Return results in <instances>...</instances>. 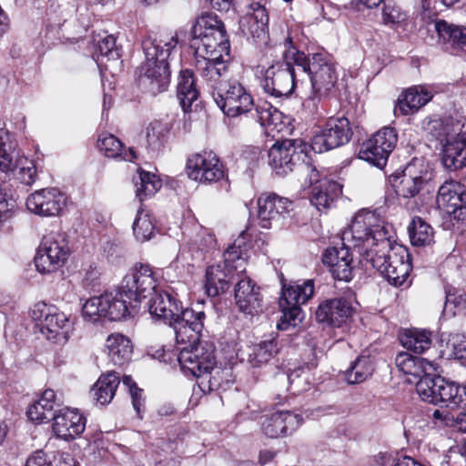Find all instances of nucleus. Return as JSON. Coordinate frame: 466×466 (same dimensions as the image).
I'll use <instances>...</instances> for the list:
<instances>
[{
	"instance_id": "nucleus-25",
	"label": "nucleus",
	"mask_w": 466,
	"mask_h": 466,
	"mask_svg": "<svg viewBox=\"0 0 466 466\" xmlns=\"http://www.w3.org/2000/svg\"><path fill=\"white\" fill-rule=\"evenodd\" d=\"M353 247L343 245L341 248H327L322 262L329 268L334 279L349 282L352 279V256L350 249Z\"/></svg>"
},
{
	"instance_id": "nucleus-46",
	"label": "nucleus",
	"mask_w": 466,
	"mask_h": 466,
	"mask_svg": "<svg viewBox=\"0 0 466 466\" xmlns=\"http://www.w3.org/2000/svg\"><path fill=\"white\" fill-rule=\"evenodd\" d=\"M400 342L408 350L421 354L431 348V332L427 330L410 329L401 336Z\"/></svg>"
},
{
	"instance_id": "nucleus-54",
	"label": "nucleus",
	"mask_w": 466,
	"mask_h": 466,
	"mask_svg": "<svg viewBox=\"0 0 466 466\" xmlns=\"http://www.w3.org/2000/svg\"><path fill=\"white\" fill-rule=\"evenodd\" d=\"M107 303L106 300H104V294L98 297H93L83 305V315L90 318L94 321L101 317L106 318L105 306H107Z\"/></svg>"
},
{
	"instance_id": "nucleus-32",
	"label": "nucleus",
	"mask_w": 466,
	"mask_h": 466,
	"mask_svg": "<svg viewBox=\"0 0 466 466\" xmlns=\"http://www.w3.org/2000/svg\"><path fill=\"white\" fill-rule=\"evenodd\" d=\"M252 116L266 129L268 135L273 137L288 129L283 114L267 101L260 102L256 106Z\"/></svg>"
},
{
	"instance_id": "nucleus-22",
	"label": "nucleus",
	"mask_w": 466,
	"mask_h": 466,
	"mask_svg": "<svg viewBox=\"0 0 466 466\" xmlns=\"http://www.w3.org/2000/svg\"><path fill=\"white\" fill-rule=\"evenodd\" d=\"M236 305L245 314H254L262 308V296L260 289L246 275V272L238 277L234 289Z\"/></svg>"
},
{
	"instance_id": "nucleus-8",
	"label": "nucleus",
	"mask_w": 466,
	"mask_h": 466,
	"mask_svg": "<svg viewBox=\"0 0 466 466\" xmlns=\"http://www.w3.org/2000/svg\"><path fill=\"white\" fill-rule=\"evenodd\" d=\"M292 49L285 51L284 61L275 62L262 68L260 85L273 97H287L293 92L298 81L296 65L292 59Z\"/></svg>"
},
{
	"instance_id": "nucleus-33",
	"label": "nucleus",
	"mask_w": 466,
	"mask_h": 466,
	"mask_svg": "<svg viewBox=\"0 0 466 466\" xmlns=\"http://www.w3.org/2000/svg\"><path fill=\"white\" fill-rule=\"evenodd\" d=\"M104 300H106L107 306H105L106 318L109 320H120L127 317L133 316L139 309V307H132L131 298L124 292L122 285L115 293H105Z\"/></svg>"
},
{
	"instance_id": "nucleus-42",
	"label": "nucleus",
	"mask_w": 466,
	"mask_h": 466,
	"mask_svg": "<svg viewBox=\"0 0 466 466\" xmlns=\"http://www.w3.org/2000/svg\"><path fill=\"white\" fill-rule=\"evenodd\" d=\"M17 142L5 129H0V170L10 174L15 166V158L21 156Z\"/></svg>"
},
{
	"instance_id": "nucleus-52",
	"label": "nucleus",
	"mask_w": 466,
	"mask_h": 466,
	"mask_svg": "<svg viewBox=\"0 0 466 466\" xmlns=\"http://www.w3.org/2000/svg\"><path fill=\"white\" fill-rule=\"evenodd\" d=\"M408 15L396 3L385 4L382 9L383 24L393 28L402 27L406 25Z\"/></svg>"
},
{
	"instance_id": "nucleus-10",
	"label": "nucleus",
	"mask_w": 466,
	"mask_h": 466,
	"mask_svg": "<svg viewBox=\"0 0 466 466\" xmlns=\"http://www.w3.org/2000/svg\"><path fill=\"white\" fill-rule=\"evenodd\" d=\"M66 236L51 232L43 237L35 257V266L38 272L49 274L62 268L70 256Z\"/></svg>"
},
{
	"instance_id": "nucleus-53",
	"label": "nucleus",
	"mask_w": 466,
	"mask_h": 466,
	"mask_svg": "<svg viewBox=\"0 0 466 466\" xmlns=\"http://www.w3.org/2000/svg\"><path fill=\"white\" fill-rule=\"evenodd\" d=\"M404 174L426 187L432 179V171L422 159L414 158L403 171Z\"/></svg>"
},
{
	"instance_id": "nucleus-37",
	"label": "nucleus",
	"mask_w": 466,
	"mask_h": 466,
	"mask_svg": "<svg viewBox=\"0 0 466 466\" xmlns=\"http://www.w3.org/2000/svg\"><path fill=\"white\" fill-rule=\"evenodd\" d=\"M437 404L451 410L466 407V392L462 386L441 378L439 380Z\"/></svg>"
},
{
	"instance_id": "nucleus-15",
	"label": "nucleus",
	"mask_w": 466,
	"mask_h": 466,
	"mask_svg": "<svg viewBox=\"0 0 466 466\" xmlns=\"http://www.w3.org/2000/svg\"><path fill=\"white\" fill-rule=\"evenodd\" d=\"M187 177L198 183L211 184L225 177V167L212 150L191 154L187 160Z\"/></svg>"
},
{
	"instance_id": "nucleus-14",
	"label": "nucleus",
	"mask_w": 466,
	"mask_h": 466,
	"mask_svg": "<svg viewBox=\"0 0 466 466\" xmlns=\"http://www.w3.org/2000/svg\"><path fill=\"white\" fill-rule=\"evenodd\" d=\"M124 292L131 298L132 307H139L143 299L152 297L157 287L156 273L147 264H136L122 282Z\"/></svg>"
},
{
	"instance_id": "nucleus-50",
	"label": "nucleus",
	"mask_w": 466,
	"mask_h": 466,
	"mask_svg": "<svg viewBox=\"0 0 466 466\" xmlns=\"http://www.w3.org/2000/svg\"><path fill=\"white\" fill-rule=\"evenodd\" d=\"M135 238L139 242L149 240L155 234V225L148 212L143 208L137 210L133 223Z\"/></svg>"
},
{
	"instance_id": "nucleus-41",
	"label": "nucleus",
	"mask_w": 466,
	"mask_h": 466,
	"mask_svg": "<svg viewBox=\"0 0 466 466\" xmlns=\"http://www.w3.org/2000/svg\"><path fill=\"white\" fill-rule=\"evenodd\" d=\"M314 294V283L307 280L303 284H292L282 290L279 307L300 306L305 304Z\"/></svg>"
},
{
	"instance_id": "nucleus-51",
	"label": "nucleus",
	"mask_w": 466,
	"mask_h": 466,
	"mask_svg": "<svg viewBox=\"0 0 466 466\" xmlns=\"http://www.w3.org/2000/svg\"><path fill=\"white\" fill-rule=\"evenodd\" d=\"M439 380H441V377L431 376L430 372L416 382L417 393L424 401L437 405Z\"/></svg>"
},
{
	"instance_id": "nucleus-59",
	"label": "nucleus",
	"mask_w": 466,
	"mask_h": 466,
	"mask_svg": "<svg viewBox=\"0 0 466 466\" xmlns=\"http://www.w3.org/2000/svg\"><path fill=\"white\" fill-rule=\"evenodd\" d=\"M122 382L129 390L134 409L139 413L142 405V390L137 386L131 376H124Z\"/></svg>"
},
{
	"instance_id": "nucleus-55",
	"label": "nucleus",
	"mask_w": 466,
	"mask_h": 466,
	"mask_svg": "<svg viewBox=\"0 0 466 466\" xmlns=\"http://www.w3.org/2000/svg\"><path fill=\"white\" fill-rule=\"evenodd\" d=\"M167 129L164 124L159 121L152 122L147 129V143L153 148L159 147L165 139Z\"/></svg>"
},
{
	"instance_id": "nucleus-23",
	"label": "nucleus",
	"mask_w": 466,
	"mask_h": 466,
	"mask_svg": "<svg viewBox=\"0 0 466 466\" xmlns=\"http://www.w3.org/2000/svg\"><path fill=\"white\" fill-rule=\"evenodd\" d=\"M195 67L200 77L206 82L211 91L221 86L225 82L228 71V59L227 57L195 56Z\"/></svg>"
},
{
	"instance_id": "nucleus-20",
	"label": "nucleus",
	"mask_w": 466,
	"mask_h": 466,
	"mask_svg": "<svg viewBox=\"0 0 466 466\" xmlns=\"http://www.w3.org/2000/svg\"><path fill=\"white\" fill-rule=\"evenodd\" d=\"M302 421L299 414L289 410H277L263 417L261 431L268 438H279L293 432Z\"/></svg>"
},
{
	"instance_id": "nucleus-38",
	"label": "nucleus",
	"mask_w": 466,
	"mask_h": 466,
	"mask_svg": "<svg viewBox=\"0 0 466 466\" xmlns=\"http://www.w3.org/2000/svg\"><path fill=\"white\" fill-rule=\"evenodd\" d=\"M58 405L56 392L51 390H46L41 395L40 399L33 403L26 414L30 420L37 423L53 420L55 407Z\"/></svg>"
},
{
	"instance_id": "nucleus-64",
	"label": "nucleus",
	"mask_w": 466,
	"mask_h": 466,
	"mask_svg": "<svg viewBox=\"0 0 466 466\" xmlns=\"http://www.w3.org/2000/svg\"><path fill=\"white\" fill-rule=\"evenodd\" d=\"M25 466H52L43 451H36L25 461Z\"/></svg>"
},
{
	"instance_id": "nucleus-58",
	"label": "nucleus",
	"mask_w": 466,
	"mask_h": 466,
	"mask_svg": "<svg viewBox=\"0 0 466 466\" xmlns=\"http://www.w3.org/2000/svg\"><path fill=\"white\" fill-rule=\"evenodd\" d=\"M281 311L283 313V319L281 323L279 324V328L281 329H285L288 327L286 325H292L296 326V320H300V315H301V309L300 307L296 306H289L287 305V307H280Z\"/></svg>"
},
{
	"instance_id": "nucleus-30",
	"label": "nucleus",
	"mask_w": 466,
	"mask_h": 466,
	"mask_svg": "<svg viewBox=\"0 0 466 466\" xmlns=\"http://www.w3.org/2000/svg\"><path fill=\"white\" fill-rule=\"evenodd\" d=\"M439 41L451 52L466 50V27L449 23L443 19L434 22Z\"/></svg>"
},
{
	"instance_id": "nucleus-17",
	"label": "nucleus",
	"mask_w": 466,
	"mask_h": 466,
	"mask_svg": "<svg viewBox=\"0 0 466 466\" xmlns=\"http://www.w3.org/2000/svg\"><path fill=\"white\" fill-rule=\"evenodd\" d=\"M351 135L350 121L346 117H331L313 137L310 147L314 152L322 153L348 143Z\"/></svg>"
},
{
	"instance_id": "nucleus-13",
	"label": "nucleus",
	"mask_w": 466,
	"mask_h": 466,
	"mask_svg": "<svg viewBox=\"0 0 466 466\" xmlns=\"http://www.w3.org/2000/svg\"><path fill=\"white\" fill-rule=\"evenodd\" d=\"M306 175L303 187L310 188V202L319 211L329 208L335 199L341 194V186L326 177H321L319 172L311 164L302 167Z\"/></svg>"
},
{
	"instance_id": "nucleus-26",
	"label": "nucleus",
	"mask_w": 466,
	"mask_h": 466,
	"mask_svg": "<svg viewBox=\"0 0 466 466\" xmlns=\"http://www.w3.org/2000/svg\"><path fill=\"white\" fill-rule=\"evenodd\" d=\"M268 15L266 8L259 3L249 5V11L240 20L242 32L250 35L258 43H265L268 39Z\"/></svg>"
},
{
	"instance_id": "nucleus-31",
	"label": "nucleus",
	"mask_w": 466,
	"mask_h": 466,
	"mask_svg": "<svg viewBox=\"0 0 466 466\" xmlns=\"http://www.w3.org/2000/svg\"><path fill=\"white\" fill-rule=\"evenodd\" d=\"M441 161L451 171L466 167V133L446 138L442 146Z\"/></svg>"
},
{
	"instance_id": "nucleus-56",
	"label": "nucleus",
	"mask_w": 466,
	"mask_h": 466,
	"mask_svg": "<svg viewBox=\"0 0 466 466\" xmlns=\"http://www.w3.org/2000/svg\"><path fill=\"white\" fill-rule=\"evenodd\" d=\"M424 187V186L419 184V182L403 173L397 186V193L399 196L405 198H413Z\"/></svg>"
},
{
	"instance_id": "nucleus-7",
	"label": "nucleus",
	"mask_w": 466,
	"mask_h": 466,
	"mask_svg": "<svg viewBox=\"0 0 466 466\" xmlns=\"http://www.w3.org/2000/svg\"><path fill=\"white\" fill-rule=\"evenodd\" d=\"M364 259L395 287L401 286L411 270L407 249L402 246L392 247L390 242L388 248L367 251Z\"/></svg>"
},
{
	"instance_id": "nucleus-1",
	"label": "nucleus",
	"mask_w": 466,
	"mask_h": 466,
	"mask_svg": "<svg viewBox=\"0 0 466 466\" xmlns=\"http://www.w3.org/2000/svg\"><path fill=\"white\" fill-rule=\"evenodd\" d=\"M205 319L203 311L185 309L169 326L174 329L177 344L182 346L177 348L181 370L186 375L198 378V389L206 393L217 388L218 382L208 378L216 364L214 347L200 341Z\"/></svg>"
},
{
	"instance_id": "nucleus-9",
	"label": "nucleus",
	"mask_w": 466,
	"mask_h": 466,
	"mask_svg": "<svg viewBox=\"0 0 466 466\" xmlns=\"http://www.w3.org/2000/svg\"><path fill=\"white\" fill-rule=\"evenodd\" d=\"M30 316L41 333L56 343H66L74 330V322L54 305L35 303L30 310Z\"/></svg>"
},
{
	"instance_id": "nucleus-39",
	"label": "nucleus",
	"mask_w": 466,
	"mask_h": 466,
	"mask_svg": "<svg viewBox=\"0 0 466 466\" xmlns=\"http://www.w3.org/2000/svg\"><path fill=\"white\" fill-rule=\"evenodd\" d=\"M119 383V376L116 372L102 374L91 389V395L96 403L108 404L113 400Z\"/></svg>"
},
{
	"instance_id": "nucleus-12",
	"label": "nucleus",
	"mask_w": 466,
	"mask_h": 466,
	"mask_svg": "<svg viewBox=\"0 0 466 466\" xmlns=\"http://www.w3.org/2000/svg\"><path fill=\"white\" fill-rule=\"evenodd\" d=\"M218 106L228 116L249 112L254 106V100L249 91L238 81L230 80L211 91Z\"/></svg>"
},
{
	"instance_id": "nucleus-48",
	"label": "nucleus",
	"mask_w": 466,
	"mask_h": 466,
	"mask_svg": "<svg viewBox=\"0 0 466 466\" xmlns=\"http://www.w3.org/2000/svg\"><path fill=\"white\" fill-rule=\"evenodd\" d=\"M161 187L162 182L155 174L144 170L138 171V179L136 180V194L140 202L155 195Z\"/></svg>"
},
{
	"instance_id": "nucleus-3",
	"label": "nucleus",
	"mask_w": 466,
	"mask_h": 466,
	"mask_svg": "<svg viewBox=\"0 0 466 466\" xmlns=\"http://www.w3.org/2000/svg\"><path fill=\"white\" fill-rule=\"evenodd\" d=\"M390 226L376 210L362 208L351 219L348 228L342 231L343 245L353 247L363 258L367 251L390 247Z\"/></svg>"
},
{
	"instance_id": "nucleus-29",
	"label": "nucleus",
	"mask_w": 466,
	"mask_h": 466,
	"mask_svg": "<svg viewBox=\"0 0 466 466\" xmlns=\"http://www.w3.org/2000/svg\"><path fill=\"white\" fill-rule=\"evenodd\" d=\"M436 203L440 209L451 215L466 208V190L459 182H444L439 188Z\"/></svg>"
},
{
	"instance_id": "nucleus-62",
	"label": "nucleus",
	"mask_w": 466,
	"mask_h": 466,
	"mask_svg": "<svg viewBox=\"0 0 466 466\" xmlns=\"http://www.w3.org/2000/svg\"><path fill=\"white\" fill-rule=\"evenodd\" d=\"M308 375L309 373L305 371L304 369L295 370L289 375L288 380L290 386L293 388L294 392H299L306 390L303 383L306 382Z\"/></svg>"
},
{
	"instance_id": "nucleus-18",
	"label": "nucleus",
	"mask_w": 466,
	"mask_h": 466,
	"mask_svg": "<svg viewBox=\"0 0 466 466\" xmlns=\"http://www.w3.org/2000/svg\"><path fill=\"white\" fill-rule=\"evenodd\" d=\"M66 196L56 187H47L36 190L26 199L27 209L44 217L58 216L66 208Z\"/></svg>"
},
{
	"instance_id": "nucleus-60",
	"label": "nucleus",
	"mask_w": 466,
	"mask_h": 466,
	"mask_svg": "<svg viewBox=\"0 0 466 466\" xmlns=\"http://www.w3.org/2000/svg\"><path fill=\"white\" fill-rule=\"evenodd\" d=\"M215 243V237L206 229H201L192 240L191 245L193 246L192 248H196L198 250L203 251L212 248Z\"/></svg>"
},
{
	"instance_id": "nucleus-5",
	"label": "nucleus",
	"mask_w": 466,
	"mask_h": 466,
	"mask_svg": "<svg viewBox=\"0 0 466 466\" xmlns=\"http://www.w3.org/2000/svg\"><path fill=\"white\" fill-rule=\"evenodd\" d=\"M246 232L242 231L232 246L224 252V264L212 265L207 268L205 288L210 297H216L228 289L229 282L246 271V258H243L242 245Z\"/></svg>"
},
{
	"instance_id": "nucleus-36",
	"label": "nucleus",
	"mask_w": 466,
	"mask_h": 466,
	"mask_svg": "<svg viewBox=\"0 0 466 466\" xmlns=\"http://www.w3.org/2000/svg\"><path fill=\"white\" fill-rule=\"evenodd\" d=\"M399 370L414 379H420L424 375L435 371L433 362L424 358L414 357L409 352H400L395 359Z\"/></svg>"
},
{
	"instance_id": "nucleus-4",
	"label": "nucleus",
	"mask_w": 466,
	"mask_h": 466,
	"mask_svg": "<svg viewBox=\"0 0 466 466\" xmlns=\"http://www.w3.org/2000/svg\"><path fill=\"white\" fill-rule=\"evenodd\" d=\"M191 46L195 56L229 58V41L224 24L216 15L199 16L191 28Z\"/></svg>"
},
{
	"instance_id": "nucleus-47",
	"label": "nucleus",
	"mask_w": 466,
	"mask_h": 466,
	"mask_svg": "<svg viewBox=\"0 0 466 466\" xmlns=\"http://www.w3.org/2000/svg\"><path fill=\"white\" fill-rule=\"evenodd\" d=\"M9 175L21 184L32 186L36 179V167L32 159L21 154L15 158V166Z\"/></svg>"
},
{
	"instance_id": "nucleus-34",
	"label": "nucleus",
	"mask_w": 466,
	"mask_h": 466,
	"mask_svg": "<svg viewBox=\"0 0 466 466\" xmlns=\"http://www.w3.org/2000/svg\"><path fill=\"white\" fill-rule=\"evenodd\" d=\"M97 147L106 157L116 161L132 162L137 158L135 151L131 147H125L122 142L112 134H101L97 139Z\"/></svg>"
},
{
	"instance_id": "nucleus-44",
	"label": "nucleus",
	"mask_w": 466,
	"mask_h": 466,
	"mask_svg": "<svg viewBox=\"0 0 466 466\" xmlns=\"http://www.w3.org/2000/svg\"><path fill=\"white\" fill-rule=\"evenodd\" d=\"M374 371V364L370 356H359L344 371L348 384H360L367 380Z\"/></svg>"
},
{
	"instance_id": "nucleus-43",
	"label": "nucleus",
	"mask_w": 466,
	"mask_h": 466,
	"mask_svg": "<svg viewBox=\"0 0 466 466\" xmlns=\"http://www.w3.org/2000/svg\"><path fill=\"white\" fill-rule=\"evenodd\" d=\"M410 244L414 247H428L434 243L433 228L420 217H413L408 226Z\"/></svg>"
},
{
	"instance_id": "nucleus-40",
	"label": "nucleus",
	"mask_w": 466,
	"mask_h": 466,
	"mask_svg": "<svg viewBox=\"0 0 466 466\" xmlns=\"http://www.w3.org/2000/svg\"><path fill=\"white\" fill-rule=\"evenodd\" d=\"M177 96L184 111L192 106L199 96L196 86L193 72L189 69L181 70L177 78Z\"/></svg>"
},
{
	"instance_id": "nucleus-11",
	"label": "nucleus",
	"mask_w": 466,
	"mask_h": 466,
	"mask_svg": "<svg viewBox=\"0 0 466 466\" xmlns=\"http://www.w3.org/2000/svg\"><path fill=\"white\" fill-rule=\"evenodd\" d=\"M308 146L301 139L277 141L268 151V164L278 175H287L297 165L306 164Z\"/></svg>"
},
{
	"instance_id": "nucleus-49",
	"label": "nucleus",
	"mask_w": 466,
	"mask_h": 466,
	"mask_svg": "<svg viewBox=\"0 0 466 466\" xmlns=\"http://www.w3.org/2000/svg\"><path fill=\"white\" fill-rule=\"evenodd\" d=\"M93 57L98 65L103 64L104 59L107 61L118 60L120 51L116 46V38L113 35H106L97 40Z\"/></svg>"
},
{
	"instance_id": "nucleus-24",
	"label": "nucleus",
	"mask_w": 466,
	"mask_h": 466,
	"mask_svg": "<svg viewBox=\"0 0 466 466\" xmlns=\"http://www.w3.org/2000/svg\"><path fill=\"white\" fill-rule=\"evenodd\" d=\"M258 218L260 226L264 228H271L273 223L279 222L281 216L289 211L291 202L278 195L262 194L257 201Z\"/></svg>"
},
{
	"instance_id": "nucleus-21",
	"label": "nucleus",
	"mask_w": 466,
	"mask_h": 466,
	"mask_svg": "<svg viewBox=\"0 0 466 466\" xmlns=\"http://www.w3.org/2000/svg\"><path fill=\"white\" fill-rule=\"evenodd\" d=\"M147 309L151 316L163 319L168 325L174 323L185 309L177 294L167 291L156 292L147 302Z\"/></svg>"
},
{
	"instance_id": "nucleus-61",
	"label": "nucleus",
	"mask_w": 466,
	"mask_h": 466,
	"mask_svg": "<svg viewBox=\"0 0 466 466\" xmlns=\"http://www.w3.org/2000/svg\"><path fill=\"white\" fill-rule=\"evenodd\" d=\"M431 422L437 428L452 426L455 423L453 415L448 410H435L431 414Z\"/></svg>"
},
{
	"instance_id": "nucleus-35",
	"label": "nucleus",
	"mask_w": 466,
	"mask_h": 466,
	"mask_svg": "<svg viewBox=\"0 0 466 466\" xmlns=\"http://www.w3.org/2000/svg\"><path fill=\"white\" fill-rule=\"evenodd\" d=\"M106 349L110 361L116 366L128 362L133 352L131 340L120 333H113L107 337Z\"/></svg>"
},
{
	"instance_id": "nucleus-63",
	"label": "nucleus",
	"mask_w": 466,
	"mask_h": 466,
	"mask_svg": "<svg viewBox=\"0 0 466 466\" xmlns=\"http://www.w3.org/2000/svg\"><path fill=\"white\" fill-rule=\"evenodd\" d=\"M453 305L455 309H463L466 308V293L462 291H456L451 293L450 290L446 294L445 308Z\"/></svg>"
},
{
	"instance_id": "nucleus-16",
	"label": "nucleus",
	"mask_w": 466,
	"mask_h": 466,
	"mask_svg": "<svg viewBox=\"0 0 466 466\" xmlns=\"http://www.w3.org/2000/svg\"><path fill=\"white\" fill-rule=\"evenodd\" d=\"M398 136L394 128L385 127L362 143L359 157L375 167H383L394 149Z\"/></svg>"
},
{
	"instance_id": "nucleus-28",
	"label": "nucleus",
	"mask_w": 466,
	"mask_h": 466,
	"mask_svg": "<svg viewBox=\"0 0 466 466\" xmlns=\"http://www.w3.org/2000/svg\"><path fill=\"white\" fill-rule=\"evenodd\" d=\"M352 307L344 298H336L325 300L317 311L316 318L319 322H326L334 327H340L351 316Z\"/></svg>"
},
{
	"instance_id": "nucleus-6",
	"label": "nucleus",
	"mask_w": 466,
	"mask_h": 466,
	"mask_svg": "<svg viewBox=\"0 0 466 466\" xmlns=\"http://www.w3.org/2000/svg\"><path fill=\"white\" fill-rule=\"evenodd\" d=\"M292 59L297 68L309 76L315 94H326L338 79L336 63L324 53H315L310 57L293 47Z\"/></svg>"
},
{
	"instance_id": "nucleus-45",
	"label": "nucleus",
	"mask_w": 466,
	"mask_h": 466,
	"mask_svg": "<svg viewBox=\"0 0 466 466\" xmlns=\"http://www.w3.org/2000/svg\"><path fill=\"white\" fill-rule=\"evenodd\" d=\"M279 350L276 338L261 340L248 348V361L258 366L269 361Z\"/></svg>"
},
{
	"instance_id": "nucleus-27",
	"label": "nucleus",
	"mask_w": 466,
	"mask_h": 466,
	"mask_svg": "<svg viewBox=\"0 0 466 466\" xmlns=\"http://www.w3.org/2000/svg\"><path fill=\"white\" fill-rule=\"evenodd\" d=\"M433 97L432 91L427 86H413L404 91L394 106L396 116H408L417 112Z\"/></svg>"
},
{
	"instance_id": "nucleus-57",
	"label": "nucleus",
	"mask_w": 466,
	"mask_h": 466,
	"mask_svg": "<svg viewBox=\"0 0 466 466\" xmlns=\"http://www.w3.org/2000/svg\"><path fill=\"white\" fill-rule=\"evenodd\" d=\"M15 206V200L8 195L5 184L0 183V222L12 216Z\"/></svg>"
},
{
	"instance_id": "nucleus-2",
	"label": "nucleus",
	"mask_w": 466,
	"mask_h": 466,
	"mask_svg": "<svg viewBox=\"0 0 466 466\" xmlns=\"http://www.w3.org/2000/svg\"><path fill=\"white\" fill-rule=\"evenodd\" d=\"M177 44L174 36L147 37L142 43L145 61L137 68L139 85L152 95L164 92L170 83L167 59Z\"/></svg>"
},
{
	"instance_id": "nucleus-19",
	"label": "nucleus",
	"mask_w": 466,
	"mask_h": 466,
	"mask_svg": "<svg viewBox=\"0 0 466 466\" xmlns=\"http://www.w3.org/2000/svg\"><path fill=\"white\" fill-rule=\"evenodd\" d=\"M86 419L76 409H61L53 416V431L57 438L71 441L86 429Z\"/></svg>"
}]
</instances>
